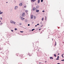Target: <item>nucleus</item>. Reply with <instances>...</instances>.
<instances>
[{
	"mask_svg": "<svg viewBox=\"0 0 64 64\" xmlns=\"http://www.w3.org/2000/svg\"><path fill=\"white\" fill-rule=\"evenodd\" d=\"M43 1V0H41V2H42Z\"/></svg>",
	"mask_w": 64,
	"mask_h": 64,
	"instance_id": "21",
	"label": "nucleus"
},
{
	"mask_svg": "<svg viewBox=\"0 0 64 64\" xmlns=\"http://www.w3.org/2000/svg\"><path fill=\"white\" fill-rule=\"evenodd\" d=\"M35 9H36V8H33V10H35Z\"/></svg>",
	"mask_w": 64,
	"mask_h": 64,
	"instance_id": "11",
	"label": "nucleus"
},
{
	"mask_svg": "<svg viewBox=\"0 0 64 64\" xmlns=\"http://www.w3.org/2000/svg\"><path fill=\"white\" fill-rule=\"evenodd\" d=\"M40 30V29H39V30Z\"/></svg>",
	"mask_w": 64,
	"mask_h": 64,
	"instance_id": "48",
	"label": "nucleus"
},
{
	"mask_svg": "<svg viewBox=\"0 0 64 64\" xmlns=\"http://www.w3.org/2000/svg\"><path fill=\"white\" fill-rule=\"evenodd\" d=\"M46 20V17H45V20Z\"/></svg>",
	"mask_w": 64,
	"mask_h": 64,
	"instance_id": "36",
	"label": "nucleus"
},
{
	"mask_svg": "<svg viewBox=\"0 0 64 64\" xmlns=\"http://www.w3.org/2000/svg\"><path fill=\"white\" fill-rule=\"evenodd\" d=\"M35 26H36H36H37V25H36Z\"/></svg>",
	"mask_w": 64,
	"mask_h": 64,
	"instance_id": "39",
	"label": "nucleus"
},
{
	"mask_svg": "<svg viewBox=\"0 0 64 64\" xmlns=\"http://www.w3.org/2000/svg\"><path fill=\"white\" fill-rule=\"evenodd\" d=\"M40 0H38V3L39 4L40 3Z\"/></svg>",
	"mask_w": 64,
	"mask_h": 64,
	"instance_id": "8",
	"label": "nucleus"
},
{
	"mask_svg": "<svg viewBox=\"0 0 64 64\" xmlns=\"http://www.w3.org/2000/svg\"><path fill=\"white\" fill-rule=\"evenodd\" d=\"M54 55V56H55V57H56V54H55Z\"/></svg>",
	"mask_w": 64,
	"mask_h": 64,
	"instance_id": "18",
	"label": "nucleus"
},
{
	"mask_svg": "<svg viewBox=\"0 0 64 64\" xmlns=\"http://www.w3.org/2000/svg\"><path fill=\"white\" fill-rule=\"evenodd\" d=\"M39 25V24H37V25L38 26V25Z\"/></svg>",
	"mask_w": 64,
	"mask_h": 64,
	"instance_id": "34",
	"label": "nucleus"
},
{
	"mask_svg": "<svg viewBox=\"0 0 64 64\" xmlns=\"http://www.w3.org/2000/svg\"><path fill=\"white\" fill-rule=\"evenodd\" d=\"M55 42V44L54 45V46H56L57 44H56V42Z\"/></svg>",
	"mask_w": 64,
	"mask_h": 64,
	"instance_id": "15",
	"label": "nucleus"
},
{
	"mask_svg": "<svg viewBox=\"0 0 64 64\" xmlns=\"http://www.w3.org/2000/svg\"><path fill=\"white\" fill-rule=\"evenodd\" d=\"M34 30H35V29H32V31H34Z\"/></svg>",
	"mask_w": 64,
	"mask_h": 64,
	"instance_id": "17",
	"label": "nucleus"
},
{
	"mask_svg": "<svg viewBox=\"0 0 64 64\" xmlns=\"http://www.w3.org/2000/svg\"><path fill=\"white\" fill-rule=\"evenodd\" d=\"M52 41H53V39H52Z\"/></svg>",
	"mask_w": 64,
	"mask_h": 64,
	"instance_id": "41",
	"label": "nucleus"
},
{
	"mask_svg": "<svg viewBox=\"0 0 64 64\" xmlns=\"http://www.w3.org/2000/svg\"><path fill=\"white\" fill-rule=\"evenodd\" d=\"M45 62V63H46V61Z\"/></svg>",
	"mask_w": 64,
	"mask_h": 64,
	"instance_id": "44",
	"label": "nucleus"
},
{
	"mask_svg": "<svg viewBox=\"0 0 64 64\" xmlns=\"http://www.w3.org/2000/svg\"><path fill=\"white\" fill-rule=\"evenodd\" d=\"M0 22H1V21L0 20Z\"/></svg>",
	"mask_w": 64,
	"mask_h": 64,
	"instance_id": "47",
	"label": "nucleus"
},
{
	"mask_svg": "<svg viewBox=\"0 0 64 64\" xmlns=\"http://www.w3.org/2000/svg\"><path fill=\"white\" fill-rule=\"evenodd\" d=\"M36 12H37V13H38L39 12V10H36Z\"/></svg>",
	"mask_w": 64,
	"mask_h": 64,
	"instance_id": "10",
	"label": "nucleus"
},
{
	"mask_svg": "<svg viewBox=\"0 0 64 64\" xmlns=\"http://www.w3.org/2000/svg\"><path fill=\"white\" fill-rule=\"evenodd\" d=\"M28 26H30V24H28Z\"/></svg>",
	"mask_w": 64,
	"mask_h": 64,
	"instance_id": "32",
	"label": "nucleus"
},
{
	"mask_svg": "<svg viewBox=\"0 0 64 64\" xmlns=\"http://www.w3.org/2000/svg\"><path fill=\"white\" fill-rule=\"evenodd\" d=\"M42 12H45V11L43 10Z\"/></svg>",
	"mask_w": 64,
	"mask_h": 64,
	"instance_id": "33",
	"label": "nucleus"
},
{
	"mask_svg": "<svg viewBox=\"0 0 64 64\" xmlns=\"http://www.w3.org/2000/svg\"><path fill=\"white\" fill-rule=\"evenodd\" d=\"M42 21H43V20H44V18H42Z\"/></svg>",
	"mask_w": 64,
	"mask_h": 64,
	"instance_id": "14",
	"label": "nucleus"
},
{
	"mask_svg": "<svg viewBox=\"0 0 64 64\" xmlns=\"http://www.w3.org/2000/svg\"><path fill=\"white\" fill-rule=\"evenodd\" d=\"M14 22V21H13V20H11L10 22L11 23H12V24H13V23Z\"/></svg>",
	"mask_w": 64,
	"mask_h": 64,
	"instance_id": "2",
	"label": "nucleus"
},
{
	"mask_svg": "<svg viewBox=\"0 0 64 64\" xmlns=\"http://www.w3.org/2000/svg\"><path fill=\"white\" fill-rule=\"evenodd\" d=\"M20 32H21V33H23V31L22 32V31H20Z\"/></svg>",
	"mask_w": 64,
	"mask_h": 64,
	"instance_id": "27",
	"label": "nucleus"
},
{
	"mask_svg": "<svg viewBox=\"0 0 64 64\" xmlns=\"http://www.w3.org/2000/svg\"><path fill=\"white\" fill-rule=\"evenodd\" d=\"M33 16L32 15L31 16V17L30 18V19H33Z\"/></svg>",
	"mask_w": 64,
	"mask_h": 64,
	"instance_id": "3",
	"label": "nucleus"
},
{
	"mask_svg": "<svg viewBox=\"0 0 64 64\" xmlns=\"http://www.w3.org/2000/svg\"><path fill=\"white\" fill-rule=\"evenodd\" d=\"M63 54H62V57L63 58H64V56H63Z\"/></svg>",
	"mask_w": 64,
	"mask_h": 64,
	"instance_id": "19",
	"label": "nucleus"
},
{
	"mask_svg": "<svg viewBox=\"0 0 64 64\" xmlns=\"http://www.w3.org/2000/svg\"><path fill=\"white\" fill-rule=\"evenodd\" d=\"M31 2H35L36 1V0H31Z\"/></svg>",
	"mask_w": 64,
	"mask_h": 64,
	"instance_id": "7",
	"label": "nucleus"
},
{
	"mask_svg": "<svg viewBox=\"0 0 64 64\" xmlns=\"http://www.w3.org/2000/svg\"><path fill=\"white\" fill-rule=\"evenodd\" d=\"M62 61H64V60H62Z\"/></svg>",
	"mask_w": 64,
	"mask_h": 64,
	"instance_id": "31",
	"label": "nucleus"
},
{
	"mask_svg": "<svg viewBox=\"0 0 64 64\" xmlns=\"http://www.w3.org/2000/svg\"><path fill=\"white\" fill-rule=\"evenodd\" d=\"M26 12L27 13V12H28V11L27 10H26Z\"/></svg>",
	"mask_w": 64,
	"mask_h": 64,
	"instance_id": "16",
	"label": "nucleus"
},
{
	"mask_svg": "<svg viewBox=\"0 0 64 64\" xmlns=\"http://www.w3.org/2000/svg\"><path fill=\"white\" fill-rule=\"evenodd\" d=\"M0 20H2V17L0 18Z\"/></svg>",
	"mask_w": 64,
	"mask_h": 64,
	"instance_id": "26",
	"label": "nucleus"
},
{
	"mask_svg": "<svg viewBox=\"0 0 64 64\" xmlns=\"http://www.w3.org/2000/svg\"><path fill=\"white\" fill-rule=\"evenodd\" d=\"M24 15H25V12H23L22 14V17L24 16Z\"/></svg>",
	"mask_w": 64,
	"mask_h": 64,
	"instance_id": "4",
	"label": "nucleus"
},
{
	"mask_svg": "<svg viewBox=\"0 0 64 64\" xmlns=\"http://www.w3.org/2000/svg\"><path fill=\"white\" fill-rule=\"evenodd\" d=\"M6 3H8V2H6Z\"/></svg>",
	"mask_w": 64,
	"mask_h": 64,
	"instance_id": "45",
	"label": "nucleus"
},
{
	"mask_svg": "<svg viewBox=\"0 0 64 64\" xmlns=\"http://www.w3.org/2000/svg\"><path fill=\"white\" fill-rule=\"evenodd\" d=\"M34 18H36V16H34Z\"/></svg>",
	"mask_w": 64,
	"mask_h": 64,
	"instance_id": "30",
	"label": "nucleus"
},
{
	"mask_svg": "<svg viewBox=\"0 0 64 64\" xmlns=\"http://www.w3.org/2000/svg\"><path fill=\"white\" fill-rule=\"evenodd\" d=\"M59 54H58V55H59Z\"/></svg>",
	"mask_w": 64,
	"mask_h": 64,
	"instance_id": "46",
	"label": "nucleus"
},
{
	"mask_svg": "<svg viewBox=\"0 0 64 64\" xmlns=\"http://www.w3.org/2000/svg\"><path fill=\"white\" fill-rule=\"evenodd\" d=\"M3 12H1V10H0V14H3Z\"/></svg>",
	"mask_w": 64,
	"mask_h": 64,
	"instance_id": "9",
	"label": "nucleus"
},
{
	"mask_svg": "<svg viewBox=\"0 0 64 64\" xmlns=\"http://www.w3.org/2000/svg\"><path fill=\"white\" fill-rule=\"evenodd\" d=\"M19 24L20 25H22V24H21V23H20Z\"/></svg>",
	"mask_w": 64,
	"mask_h": 64,
	"instance_id": "20",
	"label": "nucleus"
},
{
	"mask_svg": "<svg viewBox=\"0 0 64 64\" xmlns=\"http://www.w3.org/2000/svg\"><path fill=\"white\" fill-rule=\"evenodd\" d=\"M2 24H3L2 23H0V25H2Z\"/></svg>",
	"mask_w": 64,
	"mask_h": 64,
	"instance_id": "28",
	"label": "nucleus"
},
{
	"mask_svg": "<svg viewBox=\"0 0 64 64\" xmlns=\"http://www.w3.org/2000/svg\"><path fill=\"white\" fill-rule=\"evenodd\" d=\"M14 30H17V28H16L14 29Z\"/></svg>",
	"mask_w": 64,
	"mask_h": 64,
	"instance_id": "24",
	"label": "nucleus"
},
{
	"mask_svg": "<svg viewBox=\"0 0 64 64\" xmlns=\"http://www.w3.org/2000/svg\"><path fill=\"white\" fill-rule=\"evenodd\" d=\"M0 50H2V48H0Z\"/></svg>",
	"mask_w": 64,
	"mask_h": 64,
	"instance_id": "38",
	"label": "nucleus"
},
{
	"mask_svg": "<svg viewBox=\"0 0 64 64\" xmlns=\"http://www.w3.org/2000/svg\"><path fill=\"white\" fill-rule=\"evenodd\" d=\"M11 31H12V32H13V30H11Z\"/></svg>",
	"mask_w": 64,
	"mask_h": 64,
	"instance_id": "35",
	"label": "nucleus"
},
{
	"mask_svg": "<svg viewBox=\"0 0 64 64\" xmlns=\"http://www.w3.org/2000/svg\"><path fill=\"white\" fill-rule=\"evenodd\" d=\"M13 23H14V24H15L16 23V22H14Z\"/></svg>",
	"mask_w": 64,
	"mask_h": 64,
	"instance_id": "22",
	"label": "nucleus"
},
{
	"mask_svg": "<svg viewBox=\"0 0 64 64\" xmlns=\"http://www.w3.org/2000/svg\"><path fill=\"white\" fill-rule=\"evenodd\" d=\"M56 60H59V58H56Z\"/></svg>",
	"mask_w": 64,
	"mask_h": 64,
	"instance_id": "23",
	"label": "nucleus"
},
{
	"mask_svg": "<svg viewBox=\"0 0 64 64\" xmlns=\"http://www.w3.org/2000/svg\"><path fill=\"white\" fill-rule=\"evenodd\" d=\"M20 19L22 20V21H24V20H23V17H21Z\"/></svg>",
	"mask_w": 64,
	"mask_h": 64,
	"instance_id": "5",
	"label": "nucleus"
},
{
	"mask_svg": "<svg viewBox=\"0 0 64 64\" xmlns=\"http://www.w3.org/2000/svg\"><path fill=\"white\" fill-rule=\"evenodd\" d=\"M59 58V56H58L57 57V58Z\"/></svg>",
	"mask_w": 64,
	"mask_h": 64,
	"instance_id": "37",
	"label": "nucleus"
},
{
	"mask_svg": "<svg viewBox=\"0 0 64 64\" xmlns=\"http://www.w3.org/2000/svg\"><path fill=\"white\" fill-rule=\"evenodd\" d=\"M23 19H25V18H23Z\"/></svg>",
	"mask_w": 64,
	"mask_h": 64,
	"instance_id": "42",
	"label": "nucleus"
},
{
	"mask_svg": "<svg viewBox=\"0 0 64 64\" xmlns=\"http://www.w3.org/2000/svg\"><path fill=\"white\" fill-rule=\"evenodd\" d=\"M19 5L20 6H22V3H20Z\"/></svg>",
	"mask_w": 64,
	"mask_h": 64,
	"instance_id": "6",
	"label": "nucleus"
},
{
	"mask_svg": "<svg viewBox=\"0 0 64 64\" xmlns=\"http://www.w3.org/2000/svg\"><path fill=\"white\" fill-rule=\"evenodd\" d=\"M50 59H53V58H52V57H50Z\"/></svg>",
	"mask_w": 64,
	"mask_h": 64,
	"instance_id": "13",
	"label": "nucleus"
},
{
	"mask_svg": "<svg viewBox=\"0 0 64 64\" xmlns=\"http://www.w3.org/2000/svg\"><path fill=\"white\" fill-rule=\"evenodd\" d=\"M18 6H16L14 8V10H16L18 9Z\"/></svg>",
	"mask_w": 64,
	"mask_h": 64,
	"instance_id": "1",
	"label": "nucleus"
},
{
	"mask_svg": "<svg viewBox=\"0 0 64 64\" xmlns=\"http://www.w3.org/2000/svg\"><path fill=\"white\" fill-rule=\"evenodd\" d=\"M39 8V6H36V8L37 9V8Z\"/></svg>",
	"mask_w": 64,
	"mask_h": 64,
	"instance_id": "12",
	"label": "nucleus"
},
{
	"mask_svg": "<svg viewBox=\"0 0 64 64\" xmlns=\"http://www.w3.org/2000/svg\"><path fill=\"white\" fill-rule=\"evenodd\" d=\"M57 64H60V63H58Z\"/></svg>",
	"mask_w": 64,
	"mask_h": 64,
	"instance_id": "40",
	"label": "nucleus"
},
{
	"mask_svg": "<svg viewBox=\"0 0 64 64\" xmlns=\"http://www.w3.org/2000/svg\"><path fill=\"white\" fill-rule=\"evenodd\" d=\"M39 64H42V63L41 62H40Z\"/></svg>",
	"mask_w": 64,
	"mask_h": 64,
	"instance_id": "29",
	"label": "nucleus"
},
{
	"mask_svg": "<svg viewBox=\"0 0 64 64\" xmlns=\"http://www.w3.org/2000/svg\"><path fill=\"white\" fill-rule=\"evenodd\" d=\"M24 8H26V6H25L24 7Z\"/></svg>",
	"mask_w": 64,
	"mask_h": 64,
	"instance_id": "25",
	"label": "nucleus"
},
{
	"mask_svg": "<svg viewBox=\"0 0 64 64\" xmlns=\"http://www.w3.org/2000/svg\"><path fill=\"white\" fill-rule=\"evenodd\" d=\"M31 56V55H30V56Z\"/></svg>",
	"mask_w": 64,
	"mask_h": 64,
	"instance_id": "43",
	"label": "nucleus"
}]
</instances>
